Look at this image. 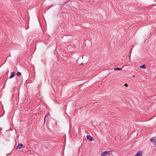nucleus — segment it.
Masks as SVG:
<instances>
[{"label":"nucleus","mask_w":156,"mask_h":156,"mask_svg":"<svg viewBox=\"0 0 156 156\" xmlns=\"http://www.w3.org/2000/svg\"><path fill=\"white\" fill-rule=\"evenodd\" d=\"M143 153L142 151H139L137 152L135 156H142Z\"/></svg>","instance_id":"2"},{"label":"nucleus","mask_w":156,"mask_h":156,"mask_svg":"<svg viewBox=\"0 0 156 156\" xmlns=\"http://www.w3.org/2000/svg\"><path fill=\"white\" fill-rule=\"evenodd\" d=\"M87 139L89 140L90 141H92L93 140V137L90 136V135H87Z\"/></svg>","instance_id":"4"},{"label":"nucleus","mask_w":156,"mask_h":156,"mask_svg":"<svg viewBox=\"0 0 156 156\" xmlns=\"http://www.w3.org/2000/svg\"><path fill=\"white\" fill-rule=\"evenodd\" d=\"M132 49H133V48H132L131 49V50H132Z\"/></svg>","instance_id":"14"},{"label":"nucleus","mask_w":156,"mask_h":156,"mask_svg":"<svg viewBox=\"0 0 156 156\" xmlns=\"http://www.w3.org/2000/svg\"><path fill=\"white\" fill-rule=\"evenodd\" d=\"M131 51H130V53L131 54Z\"/></svg>","instance_id":"15"},{"label":"nucleus","mask_w":156,"mask_h":156,"mask_svg":"<svg viewBox=\"0 0 156 156\" xmlns=\"http://www.w3.org/2000/svg\"><path fill=\"white\" fill-rule=\"evenodd\" d=\"M48 115H49V113H48L46 115V116H45L44 118V122H45V119H46V118H47V117H48Z\"/></svg>","instance_id":"9"},{"label":"nucleus","mask_w":156,"mask_h":156,"mask_svg":"<svg viewBox=\"0 0 156 156\" xmlns=\"http://www.w3.org/2000/svg\"><path fill=\"white\" fill-rule=\"evenodd\" d=\"M140 67L142 69H144L146 68V67L145 66V64H144L142 66H140Z\"/></svg>","instance_id":"6"},{"label":"nucleus","mask_w":156,"mask_h":156,"mask_svg":"<svg viewBox=\"0 0 156 156\" xmlns=\"http://www.w3.org/2000/svg\"><path fill=\"white\" fill-rule=\"evenodd\" d=\"M154 142V146L155 147H156V140Z\"/></svg>","instance_id":"12"},{"label":"nucleus","mask_w":156,"mask_h":156,"mask_svg":"<svg viewBox=\"0 0 156 156\" xmlns=\"http://www.w3.org/2000/svg\"><path fill=\"white\" fill-rule=\"evenodd\" d=\"M25 147V146H24L22 144L20 143L19 144L17 147L16 148V149H20V148H24Z\"/></svg>","instance_id":"1"},{"label":"nucleus","mask_w":156,"mask_h":156,"mask_svg":"<svg viewBox=\"0 0 156 156\" xmlns=\"http://www.w3.org/2000/svg\"><path fill=\"white\" fill-rule=\"evenodd\" d=\"M156 140V139H155V138L154 137L150 140V141L151 142H154Z\"/></svg>","instance_id":"8"},{"label":"nucleus","mask_w":156,"mask_h":156,"mask_svg":"<svg viewBox=\"0 0 156 156\" xmlns=\"http://www.w3.org/2000/svg\"><path fill=\"white\" fill-rule=\"evenodd\" d=\"M124 86H125L126 87H128V85H127V83H125L124 84Z\"/></svg>","instance_id":"13"},{"label":"nucleus","mask_w":156,"mask_h":156,"mask_svg":"<svg viewBox=\"0 0 156 156\" xmlns=\"http://www.w3.org/2000/svg\"><path fill=\"white\" fill-rule=\"evenodd\" d=\"M122 68H120L119 67H117L116 68H115L114 69V70H120L122 69Z\"/></svg>","instance_id":"10"},{"label":"nucleus","mask_w":156,"mask_h":156,"mask_svg":"<svg viewBox=\"0 0 156 156\" xmlns=\"http://www.w3.org/2000/svg\"><path fill=\"white\" fill-rule=\"evenodd\" d=\"M81 64L82 65V64H83V63H81Z\"/></svg>","instance_id":"16"},{"label":"nucleus","mask_w":156,"mask_h":156,"mask_svg":"<svg viewBox=\"0 0 156 156\" xmlns=\"http://www.w3.org/2000/svg\"><path fill=\"white\" fill-rule=\"evenodd\" d=\"M11 76L9 77V78L11 79L15 75V72H12L11 73Z\"/></svg>","instance_id":"3"},{"label":"nucleus","mask_w":156,"mask_h":156,"mask_svg":"<svg viewBox=\"0 0 156 156\" xmlns=\"http://www.w3.org/2000/svg\"><path fill=\"white\" fill-rule=\"evenodd\" d=\"M21 73L20 72H18L16 73V75L18 76H20L21 75Z\"/></svg>","instance_id":"11"},{"label":"nucleus","mask_w":156,"mask_h":156,"mask_svg":"<svg viewBox=\"0 0 156 156\" xmlns=\"http://www.w3.org/2000/svg\"><path fill=\"white\" fill-rule=\"evenodd\" d=\"M112 151H105V152L107 154V155H109L110 154H111L112 152Z\"/></svg>","instance_id":"5"},{"label":"nucleus","mask_w":156,"mask_h":156,"mask_svg":"<svg viewBox=\"0 0 156 156\" xmlns=\"http://www.w3.org/2000/svg\"><path fill=\"white\" fill-rule=\"evenodd\" d=\"M101 156H106L107 154H106L105 151L101 153Z\"/></svg>","instance_id":"7"},{"label":"nucleus","mask_w":156,"mask_h":156,"mask_svg":"<svg viewBox=\"0 0 156 156\" xmlns=\"http://www.w3.org/2000/svg\"><path fill=\"white\" fill-rule=\"evenodd\" d=\"M133 77H135V76L133 75Z\"/></svg>","instance_id":"17"}]
</instances>
